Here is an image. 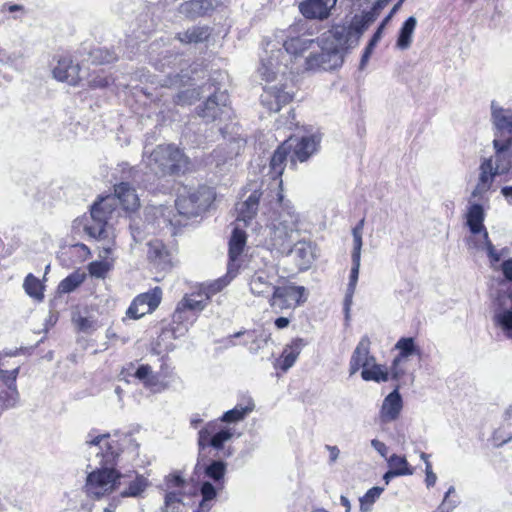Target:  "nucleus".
Returning a JSON list of instances; mask_svg holds the SVG:
<instances>
[{"instance_id": "nucleus-1", "label": "nucleus", "mask_w": 512, "mask_h": 512, "mask_svg": "<svg viewBox=\"0 0 512 512\" xmlns=\"http://www.w3.org/2000/svg\"><path fill=\"white\" fill-rule=\"evenodd\" d=\"M89 454L95 455L88 467L84 491L90 499L99 500L110 495L119 485L121 474L115 469L121 448L110 434L90 431L85 439Z\"/></svg>"}, {"instance_id": "nucleus-2", "label": "nucleus", "mask_w": 512, "mask_h": 512, "mask_svg": "<svg viewBox=\"0 0 512 512\" xmlns=\"http://www.w3.org/2000/svg\"><path fill=\"white\" fill-rule=\"evenodd\" d=\"M121 204L126 211H134L139 207V198L128 183H120L114 187V194L100 197L90 209V217L77 218L73 222L74 229L83 228L88 236L111 238L115 232L110 220Z\"/></svg>"}, {"instance_id": "nucleus-3", "label": "nucleus", "mask_w": 512, "mask_h": 512, "mask_svg": "<svg viewBox=\"0 0 512 512\" xmlns=\"http://www.w3.org/2000/svg\"><path fill=\"white\" fill-rule=\"evenodd\" d=\"M313 45V39L292 37L284 42L283 51L276 44L269 42L261 56L258 68L260 76L266 81H273L278 75H285L288 69L296 73L293 68L299 64L300 54L307 52Z\"/></svg>"}, {"instance_id": "nucleus-4", "label": "nucleus", "mask_w": 512, "mask_h": 512, "mask_svg": "<svg viewBox=\"0 0 512 512\" xmlns=\"http://www.w3.org/2000/svg\"><path fill=\"white\" fill-rule=\"evenodd\" d=\"M279 208L270 217L268 243L271 249L282 255H288L291 245L301 235V217L289 200L284 199L283 193L277 194Z\"/></svg>"}, {"instance_id": "nucleus-5", "label": "nucleus", "mask_w": 512, "mask_h": 512, "mask_svg": "<svg viewBox=\"0 0 512 512\" xmlns=\"http://www.w3.org/2000/svg\"><path fill=\"white\" fill-rule=\"evenodd\" d=\"M314 45L307 51L308 56L300 54L299 64L293 69L296 73L306 71L333 70L342 66L344 61V51L348 48L340 43L338 38L330 37L329 30L321 35L317 41L313 40Z\"/></svg>"}, {"instance_id": "nucleus-6", "label": "nucleus", "mask_w": 512, "mask_h": 512, "mask_svg": "<svg viewBox=\"0 0 512 512\" xmlns=\"http://www.w3.org/2000/svg\"><path fill=\"white\" fill-rule=\"evenodd\" d=\"M144 162L155 174H174L187 168L188 160L183 152L172 144L157 146Z\"/></svg>"}, {"instance_id": "nucleus-7", "label": "nucleus", "mask_w": 512, "mask_h": 512, "mask_svg": "<svg viewBox=\"0 0 512 512\" xmlns=\"http://www.w3.org/2000/svg\"><path fill=\"white\" fill-rule=\"evenodd\" d=\"M214 198L215 193L209 187H184L179 192L175 204L180 215L192 217L205 211L211 205Z\"/></svg>"}, {"instance_id": "nucleus-8", "label": "nucleus", "mask_w": 512, "mask_h": 512, "mask_svg": "<svg viewBox=\"0 0 512 512\" xmlns=\"http://www.w3.org/2000/svg\"><path fill=\"white\" fill-rule=\"evenodd\" d=\"M375 18L374 10L355 15L349 25H334L329 30V35L338 38L348 49L352 48L358 44L361 35Z\"/></svg>"}, {"instance_id": "nucleus-9", "label": "nucleus", "mask_w": 512, "mask_h": 512, "mask_svg": "<svg viewBox=\"0 0 512 512\" xmlns=\"http://www.w3.org/2000/svg\"><path fill=\"white\" fill-rule=\"evenodd\" d=\"M307 296L304 286H297L294 283L276 285L269 298V304L275 311L295 309L307 301Z\"/></svg>"}, {"instance_id": "nucleus-10", "label": "nucleus", "mask_w": 512, "mask_h": 512, "mask_svg": "<svg viewBox=\"0 0 512 512\" xmlns=\"http://www.w3.org/2000/svg\"><path fill=\"white\" fill-rule=\"evenodd\" d=\"M364 219H361L358 224L352 229L353 236V250H352V268L350 271L349 283L347 286V291L344 299V310L346 314V318L349 317L350 307L353 301V295L356 290L359 270L361 265V249H362V234L364 228Z\"/></svg>"}, {"instance_id": "nucleus-11", "label": "nucleus", "mask_w": 512, "mask_h": 512, "mask_svg": "<svg viewBox=\"0 0 512 512\" xmlns=\"http://www.w3.org/2000/svg\"><path fill=\"white\" fill-rule=\"evenodd\" d=\"M501 175L504 174L489 157L482 158L478 167L476 184L471 192V199H476L483 203L489 202L488 193L493 186L495 178Z\"/></svg>"}, {"instance_id": "nucleus-12", "label": "nucleus", "mask_w": 512, "mask_h": 512, "mask_svg": "<svg viewBox=\"0 0 512 512\" xmlns=\"http://www.w3.org/2000/svg\"><path fill=\"white\" fill-rule=\"evenodd\" d=\"M231 108L229 107V96L225 91L217 90L199 107L198 115L205 121L229 118Z\"/></svg>"}, {"instance_id": "nucleus-13", "label": "nucleus", "mask_w": 512, "mask_h": 512, "mask_svg": "<svg viewBox=\"0 0 512 512\" xmlns=\"http://www.w3.org/2000/svg\"><path fill=\"white\" fill-rule=\"evenodd\" d=\"M102 242L100 246V261L91 262L88 266L89 273L97 278H104L107 272L113 267L114 259L110 256L115 249V232L111 238H102L97 236H89Z\"/></svg>"}, {"instance_id": "nucleus-14", "label": "nucleus", "mask_w": 512, "mask_h": 512, "mask_svg": "<svg viewBox=\"0 0 512 512\" xmlns=\"http://www.w3.org/2000/svg\"><path fill=\"white\" fill-rule=\"evenodd\" d=\"M162 290L155 287L146 293L138 295L129 306L126 315L132 319H139L153 312L160 304Z\"/></svg>"}, {"instance_id": "nucleus-15", "label": "nucleus", "mask_w": 512, "mask_h": 512, "mask_svg": "<svg viewBox=\"0 0 512 512\" xmlns=\"http://www.w3.org/2000/svg\"><path fill=\"white\" fill-rule=\"evenodd\" d=\"M275 277V269L272 266L255 271L248 279L250 292L256 297L269 299L276 288Z\"/></svg>"}, {"instance_id": "nucleus-16", "label": "nucleus", "mask_w": 512, "mask_h": 512, "mask_svg": "<svg viewBox=\"0 0 512 512\" xmlns=\"http://www.w3.org/2000/svg\"><path fill=\"white\" fill-rule=\"evenodd\" d=\"M492 144L494 154L489 158L504 175L512 174V137L507 139L495 137Z\"/></svg>"}, {"instance_id": "nucleus-17", "label": "nucleus", "mask_w": 512, "mask_h": 512, "mask_svg": "<svg viewBox=\"0 0 512 512\" xmlns=\"http://www.w3.org/2000/svg\"><path fill=\"white\" fill-rule=\"evenodd\" d=\"M246 246V233L242 227L235 226L229 240V273H238L241 266V255Z\"/></svg>"}, {"instance_id": "nucleus-18", "label": "nucleus", "mask_w": 512, "mask_h": 512, "mask_svg": "<svg viewBox=\"0 0 512 512\" xmlns=\"http://www.w3.org/2000/svg\"><path fill=\"white\" fill-rule=\"evenodd\" d=\"M338 0H305L299 4V10L306 19L325 20L331 15Z\"/></svg>"}, {"instance_id": "nucleus-19", "label": "nucleus", "mask_w": 512, "mask_h": 512, "mask_svg": "<svg viewBox=\"0 0 512 512\" xmlns=\"http://www.w3.org/2000/svg\"><path fill=\"white\" fill-rule=\"evenodd\" d=\"M293 98V93L285 91L284 86L277 85L264 88L261 95V103L270 112H278L282 106L288 104Z\"/></svg>"}, {"instance_id": "nucleus-20", "label": "nucleus", "mask_w": 512, "mask_h": 512, "mask_svg": "<svg viewBox=\"0 0 512 512\" xmlns=\"http://www.w3.org/2000/svg\"><path fill=\"white\" fill-rule=\"evenodd\" d=\"M52 73L56 80L71 86L78 85L81 80L79 65L73 63L72 59L68 56L59 57Z\"/></svg>"}, {"instance_id": "nucleus-21", "label": "nucleus", "mask_w": 512, "mask_h": 512, "mask_svg": "<svg viewBox=\"0 0 512 512\" xmlns=\"http://www.w3.org/2000/svg\"><path fill=\"white\" fill-rule=\"evenodd\" d=\"M216 427L215 423H209L199 431L198 444L200 448L212 446L215 449H221L224 443L231 439L233 432L230 429L216 432Z\"/></svg>"}, {"instance_id": "nucleus-22", "label": "nucleus", "mask_w": 512, "mask_h": 512, "mask_svg": "<svg viewBox=\"0 0 512 512\" xmlns=\"http://www.w3.org/2000/svg\"><path fill=\"white\" fill-rule=\"evenodd\" d=\"M403 409V400L399 393V385L390 392L383 400L379 418L382 423H391L396 421Z\"/></svg>"}, {"instance_id": "nucleus-23", "label": "nucleus", "mask_w": 512, "mask_h": 512, "mask_svg": "<svg viewBox=\"0 0 512 512\" xmlns=\"http://www.w3.org/2000/svg\"><path fill=\"white\" fill-rule=\"evenodd\" d=\"M370 339L364 336L358 342L355 350L353 351L349 361V374L352 376L364 367L369 366L375 361V358L370 354Z\"/></svg>"}, {"instance_id": "nucleus-24", "label": "nucleus", "mask_w": 512, "mask_h": 512, "mask_svg": "<svg viewBox=\"0 0 512 512\" xmlns=\"http://www.w3.org/2000/svg\"><path fill=\"white\" fill-rule=\"evenodd\" d=\"M260 197L261 193L258 190H254L244 201L237 203L235 226L243 228L253 220L258 211Z\"/></svg>"}, {"instance_id": "nucleus-25", "label": "nucleus", "mask_w": 512, "mask_h": 512, "mask_svg": "<svg viewBox=\"0 0 512 512\" xmlns=\"http://www.w3.org/2000/svg\"><path fill=\"white\" fill-rule=\"evenodd\" d=\"M288 255L293 256V260L299 270H307L312 265L315 259L314 248L310 242L297 239L291 245V250Z\"/></svg>"}, {"instance_id": "nucleus-26", "label": "nucleus", "mask_w": 512, "mask_h": 512, "mask_svg": "<svg viewBox=\"0 0 512 512\" xmlns=\"http://www.w3.org/2000/svg\"><path fill=\"white\" fill-rule=\"evenodd\" d=\"M217 5V0H190L178 7V13L188 19H195L206 15Z\"/></svg>"}, {"instance_id": "nucleus-27", "label": "nucleus", "mask_w": 512, "mask_h": 512, "mask_svg": "<svg viewBox=\"0 0 512 512\" xmlns=\"http://www.w3.org/2000/svg\"><path fill=\"white\" fill-rule=\"evenodd\" d=\"M294 146L293 139L284 141L273 153L270 160V174L272 178H279L285 169L287 157Z\"/></svg>"}, {"instance_id": "nucleus-28", "label": "nucleus", "mask_w": 512, "mask_h": 512, "mask_svg": "<svg viewBox=\"0 0 512 512\" xmlns=\"http://www.w3.org/2000/svg\"><path fill=\"white\" fill-rule=\"evenodd\" d=\"M485 220V210L483 204L472 202L469 199V204L466 212V224L472 234L482 233L484 235L487 232L483 222Z\"/></svg>"}, {"instance_id": "nucleus-29", "label": "nucleus", "mask_w": 512, "mask_h": 512, "mask_svg": "<svg viewBox=\"0 0 512 512\" xmlns=\"http://www.w3.org/2000/svg\"><path fill=\"white\" fill-rule=\"evenodd\" d=\"M19 374V367L12 370L0 368V380L7 386V391L1 393L5 397V407H14L19 400V393L16 388V379Z\"/></svg>"}, {"instance_id": "nucleus-30", "label": "nucleus", "mask_w": 512, "mask_h": 512, "mask_svg": "<svg viewBox=\"0 0 512 512\" xmlns=\"http://www.w3.org/2000/svg\"><path fill=\"white\" fill-rule=\"evenodd\" d=\"M304 340L297 338L288 346H286L281 356L276 360L275 367L286 372L296 362L302 348L304 347Z\"/></svg>"}, {"instance_id": "nucleus-31", "label": "nucleus", "mask_w": 512, "mask_h": 512, "mask_svg": "<svg viewBox=\"0 0 512 512\" xmlns=\"http://www.w3.org/2000/svg\"><path fill=\"white\" fill-rule=\"evenodd\" d=\"M135 377L154 393L161 392L167 388V385L160 380L159 375L153 373L149 365H140L135 372Z\"/></svg>"}, {"instance_id": "nucleus-32", "label": "nucleus", "mask_w": 512, "mask_h": 512, "mask_svg": "<svg viewBox=\"0 0 512 512\" xmlns=\"http://www.w3.org/2000/svg\"><path fill=\"white\" fill-rule=\"evenodd\" d=\"M148 258L157 267L165 270L170 267L171 259L170 255L165 248L164 244L160 240H152L148 243Z\"/></svg>"}, {"instance_id": "nucleus-33", "label": "nucleus", "mask_w": 512, "mask_h": 512, "mask_svg": "<svg viewBox=\"0 0 512 512\" xmlns=\"http://www.w3.org/2000/svg\"><path fill=\"white\" fill-rule=\"evenodd\" d=\"M491 119L498 131L512 132V109H504L495 102H492Z\"/></svg>"}, {"instance_id": "nucleus-34", "label": "nucleus", "mask_w": 512, "mask_h": 512, "mask_svg": "<svg viewBox=\"0 0 512 512\" xmlns=\"http://www.w3.org/2000/svg\"><path fill=\"white\" fill-rule=\"evenodd\" d=\"M207 302L208 300H206V297L201 290L197 294L185 296L178 304L174 317L181 318V313L186 309L192 311H202L205 308Z\"/></svg>"}, {"instance_id": "nucleus-35", "label": "nucleus", "mask_w": 512, "mask_h": 512, "mask_svg": "<svg viewBox=\"0 0 512 512\" xmlns=\"http://www.w3.org/2000/svg\"><path fill=\"white\" fill-rule=\"evenodd\" d=\"M210 34L208 26H193L183 33H178L177 39L184 44H197L206 41Z\"/></svg>"}, {"instance_id": "nucleus-36", "label": "nucleus", "mask_w": 512, "mask_h": 512, "mask_svg": "<svg viewBox=\"0 0 512 512\" xmlns=\"http://www.w3.org/2000/svg\"><path fill=\"white\" fill-rule=\"evenodd\" d=\"M417 25V19L414 16H410L401 26L397 41H396V47L400 50H407L410 48L412 41H413V35L414 31Z\"/></svg>"}, {"instance_id": "nucleus-37", "label": "nucleus", "mask_w": 512, "mask_h": 512, "mask_svg": "<svg viewBox=\"0 0 512 512\" xmlns=\"http://www.w3.org/2000/svg\"><path fill=\"white\" fill-rule=\"evenodd\" d=\"M294 142L296 140H293ZM319 140L316 136L303 137L294 146V156L301 162L307 160L316 150Z\"/></svg>"}, {"instance_id": "nucleus-38", "label": "nucleus", "mask_w": 512, "mask_h": 512, "mask_svg": "<svg viewBox=\"0 0 512 512\" xmlns=\"http://www.w3.org/2000/svg\"><path fill=\"white\" fill-rule=\"evenodd\" d=\"M361 377L364 381H374L377 383L386 382L390 379L389 371L384 366L376 364L375 361L369 366L364 367Z\"/></svg>"}, {"instance_id": "nucleus-39", "label": "nucleus", "mask_w": 512, "mask_h": 512, "mask_svg": "<svg viewBox=\"0 0 512 512\" xmlns=\"http://www.w3.org/2000/svg\"><path fill=\"white\" fill-rule=\"evenodd\" d=\"M236 275L237 273H229L228 269L227 274L225 276L213 280L209 283L203 284L201 287V291L206 297V300H209L213 295L223 290Z\"/></svg>"}, {"instance_id": "nucleus-40", "label": "nucleus", "mask_w": 512, "mask_h": 512, "mask_svg": "<svg viewBox=\"0 0 512 512\" xmlns=\"http://www.w3.org/2000/svg\"><path fill=\"white\" fill-rule=\"evenodd\" d=\"M254 403L249 401L245 406L236 405L233 409L225 412L221 417V421L227 423H235L243 420L254 409Z\"/></svg>"}, {"instance_id": "nucleus-41", "label": "nucleus", "mask_w": 512, "mask_h": 512, "mask_svg": "<svg viewBox=\"0 0 512 512\" xmlns=\"http://www.w3.org/2000/svg\"><path fill=\"white\" fill-rule=\"evenodd\" d=\"M387 463L394 475L404 476L413 474V470L404 456L393 454L387 459Z\"/></svg>"}, {"instance_id": "nucleus-42", "label": "nucleus", "mask_w": 512, "mask_h": 512, "mask_svg": "<svg viewBox=\"0 0 512 512\" xmlns=\"http://www.w3.org/2000/svg\"><path fill=\"white\" fill-rule=\"evenodd\" d=\"M389 371L392 380L401 382L409 374V360L395 357Z\"/></svg>"}, {"instance_id": "nucleus-43", "label": "nucleus", "mask_w": 512, "mask_h": 512, "mask_svg": "<svg viewBox=\"0 0 512 512\" xmlns=\"http://www.w3.org/2000/svg\"><path fill=\"white\" fill-rule=\"evenodd\" d=\"M395 349L399 350L397 357L409 360L411 355L420 354L419 348L416 346L412 337H402L395 344Z\"/></svg>"}, {"instance_id": "nucleus-44", "label": "nucleus", "mask_w": 512, "mask_h": 512, "mask_svg": "<svg viewBox=\"0 0 512 512\" xmlns=\"http://www.w3.org/2000/svg\"><path fill=\"white\" fill-rule=\"evenodd\" d=\"M23 287L25 292L37 300L43 299V285L41 281L33 274H28L24 280Z\"/></svg>"}, {"instance_id": "nucleus-45", "label": "nucleus", "mask_w": 512, "mask_h": 512, "mask_svg": "<svg viewBox=\"0 0 512 512\" xmlns=\"http://www.w3.org/2000/svg\"><path fill=\"white\" fill-rule=\"evenodd\" d=\"M495 323L502 329L504 334L512 339V310H503L495 314Z\"/></svg>"}, {"instance_id": "nucleus-46", "label": "nucleus", "mask_w": 512, "mask_h": 512, "mask_svg": "<svg viewBox=\"0 0 512 512\" xmlns=\"http://www.w3.org/2000/svg\"><path fill=\"white\" fill-rule=\"evenodd\" d=\"M383 488L375 486L369 489L363 497L360 498V510L362 512H368L375 501L380 497L383 492Z\"/></svg>"}, {"instance_id": "nucleus-47", "label": "nucleus", "mask_w": 512, "mask_h": 512, "mask_svg": "<svg viewBox=\"0 0 512 512\" xmlns=\"http://www.w3.org/2000/svg\"><path fill=\"white\" fill-rule=\"evenodd\" d=\"M226 473V463L223 461H212L205 468V475L215 482L222 480Z\"/></svg>"}, {"instance_id": "nucleus-48", "label": "nucleus", "mask_w": 512, "mask_h": 512, "mask_svg": "<svg viewBox=\"0 0 512 512\" xmlns=\"http://www.w3.org/2000/svg\"><path fill=\"white\" fill-rule=\"evenodd\" d=\"M474 246L477 249H485L492 262H498L501 259V254L496 251L494 245L489 239L488 232L482 235V240L475 242Z\"/></svg>"}, {"instance_id": "nucleus-49", "label": "nucleus", "mask_w": 512, "mask_h": 512, "mask_svg": "<svg viewBox=\"0 0 512 512\" xmlns=\"http://www.w3.org/2000/svg\"><path fill=\"white\" fill-rule=\"evenodd\" d=\"M200 492L203 498L202 502L200 503V509L207 512L210 509V506L207 505V502L213 500L216 497V488L210 482H204L201 485Z\"/></svg>"}, {"instance_id": "nucleus-50", "label": "nucleus", "mask_w": 512, "mask_h": 512, "mask_svg": "<svg viewBox=\"0 0 512 512\" xmlns=\"http://www.w3.org/2000/svg\"><path fill=\"white\" fill-rule=\"evenodd\" d=\"M83 281V276L78 273H73L63 279L59 284V290L62 293H70L75 290Z\"/></svg>"}, {"instance_id": "nucleus-51", "label": "nucleus", "mask_w": 512, "mask_h": 512, "mask_svg": "<svg viewBox=\"0 0 512 512\" xmlns=\"http://www.w3.org/2000/svg\"><path fill=\"white\" fill-rule=\"evenodd\" d=\"M92 62L95 64H105L116 60V55L106 49H94L91 54Z\"/></svg>"}, {"instance_id": "nucleus-52", "label": "nucleus", "mask_w": 512, "mask_h": 512, "mask_svg": "<svg viewBox=\"0 0 512 512\" xmlns=\"http://www.w3.org/2000/svg\"><path fill=\"white\" fill-rule=\"evenodd\" d=\"M77 328L84 333H92L98 328V323L91 317L78 316L74 319Z\"/></svg>"}, {"instance_id": "nucleus-53", "label": "nucleus", "mask_w": 512, "mask_h": 512, "mask_svg": "<svg viewBox=\"0 0 512 512\" xmlns=\"http://www.w3.org/2000/svg\"><path fill=\"white\" fill-rule=\"evenodd\" d=\"M147 481L144 477H137L134 481H132L128 487V489L122 493L123 496H138L140 495L146 488Z\"/></svg>"}, {"instance_id": "nucleus-54", "label": "nucleus", "mask_w": 512, "mask_h": 512, "mask_svg": "<svg viewBox=\"0 0 512 512\" xmlns=\"http://www.w3.org/2000/svg\"><path fill=\"white\" fill-rule=\"evenodd\" d=\"M200 93L197 89H187L177 94L176 102L181 105L191 104L198 99Z\"/></svg>"}, {"instance_id": "nucleus-55", "label": "nucleus", "mask_w": 512, "mask_h": 512, "mask_svg": "<svg viewBox=\"0 0 512 512\" xmlns=\"http://www.w3.org/2000/svg\"><path fill=\"white\" fill-rule=\"evenodd\" d=\"M266 342L267 340L265 337L253 331V340L249 342L247 349L250 353L256 354L266 345Z\"/></svg>"}, {"instance_id": "nucleus-56", "label": "nucleus", "mask_w": 512, "mask_h": 512, "mask_svg": "<svg viewBox=\"0 0 512 512\" xmlns=\"http://www.w3.org/2000/svg\"><path fill=\"white\" fill-rule=\"evenodd\" d=\"M234 337H238V345L248 347L249 342L253 340V331L244 330L234 333Z\"/></svg>"}, {"instance_id": "nucleus-57", "label": "nucleus", "mask_w": 512, "mask_h": 512, "mask_svg": "<svg viewBox=\"0 0 512 512\" xmlns=\"http://www.w3.org/2000/svg\"><path fill=\"white\" fill-rule=\"evenodd\" d=\"M501 430H497L493 434V444L497 447L502 446L512 440V434L509 433L506 436L502 435Z\"/></svg>"}, {"instance_id": "nucleus-58", "label": "nucleus", "mask_w": 512, "mask_h": 512, "mask_svg": "<svg viewBox=\"0 0 512 512\" xmlns=\"http://www.w3.org/2000/svg\"><path fill=\"white\" fill-rule=\"evenodd\" d=\"M110 83V78L103 75H97L89 81V85L94 88H103L108 86Z\"/></svg>"}, {"instance_id": "nucleus-59", "label": "nucleus", "mask_w": 512, "mask_h": 512, "mask_svg": "<svg viewBox=\"0 0 512 512\" xmlns=\"http://www.w3.org/2000/svg\"><path fill=\"white\" fill-rule=\"evenodd\" d=\"M371 446L384 458L387 457V454H388V447L387 445L378 440V439H372L371 440Z\"/></svg>"}, {"instance_id": "nucleus-60", "label": "nucleus", "mask_w": 512, "mask_h": 512, "mask_svg": "<svg viewBox=\"0 0 512 512\" xmlns=\"http://www.w3.org/2000/svg\"><path fill=\"white\" fill-rule=\"evenodd\" d=\"M504 277L512 282V259L505 260L501 265Z\"/></svg>"}, {"instance_id": "nucleus-61", "label": "nucleus", "mask_w": 512, "mask_h": 512, "mask_svg": "<svg viewBox=\"0 0 512 512\" xmlns=\"http://www.w3.org/2000/svg\"><path fill=\"white\" fill-rule=\"evenodd\" d=\"M326 449L329 451L330 462L334 463L340 455L339 448L337 446L326 445Z\"/></svg>"}, {"instance_id": "nucleus-62", "label": "nucleus", "mask_w": 512, "mask_h": 512, "mask_svg": "<svg viewBox=\"0 0 512 512\" xmlns=\"http://www.w3.org/2000/svg\"><path fill=\"white\" fill-rule=\"evenodd\" d=\"M457 505V501H454L449 505V507H447V502L441 503L434 512H452L457 507Z\"/></svg>"}, {"instance_id": "nucleus-63", "label": "nucleus", "mask_w": 512, "mask_h": 512, "mask_svg": "<svg viewBox=\"0 0 512 512\" xmlns=\"http://www.w3.org/2000/svg\"><path fill=\"white\" fill-rule=\"evenodd\" d=\"M383 30V25H380L369 42L370 46H376V44L382 38Z\"/></svg>"}, {"instance_id": "nucleus-64", "label": "nucleus", "mask_w": 512, "mask_h": 512, "mask_svg": "<svg viewBox=\"0 0 512 512\" xmlns=\"http://www.w3.org/2000/svg\"><path fill=\"white\" fill-rule=\"evenodd\" d=\"M501 194L509 205H512V186H504L501 188Z\"/></svg>"}]
</instances>
